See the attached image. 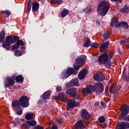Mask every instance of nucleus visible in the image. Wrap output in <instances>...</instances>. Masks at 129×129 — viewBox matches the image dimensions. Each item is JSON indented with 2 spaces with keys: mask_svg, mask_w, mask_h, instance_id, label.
<instances>
[{
  "mask_svg": "<svg viewBox=\"0 0 129 129\" xmlns=\"http://www.w3.org/2000/svg\"><path fill=\"white\" fill-rule=\"evenodd\" d=\"M79 84L78 79L75 78L71 81L69 84L66 85V87L69 88V87H72V86H77Z\"/></svg>",
  "mask_w": 129,
  "mask_h": 129,
  "instance_id": "ddd939ff",
  "label": "nucleus"
},
{
  "mask_svg": "<svg viewBox=\"0 0 129 129\" xmlns=\"http://www.w3.org/2000/svg\"><path fill=\"white\" fill-rule=\"evenodd\" d=\"M85 55H82L78 57L74 64V68L75 70H79V68L85 63Z\"/></svg>",
  "mask_w": 129,
  "mask_h": 129,
  "instance_id": "423d86ee",
  "label": "nucleus"
},
{
  "mask_svg": "<svg viewBox=\"0 0 129 129\" xmlns=\"http://www.w3.org/2000/svg\"><path fill=\"white\" fill-rule=\"evenodd\" d=\"M126 39H125V38H123L121 40V42L122 44H124V42H126Z\"/></svg>",
  "mask_w": 129,
  "mask_h": 129,
  "instance_id": "de8ad7c7",
  "label": "nucleus"
},
{
  "mask_svg": "<svg viewBox=\"0 0 129 129\" xmlns=\"http://www.w3.org/2000/svg\"><path fill=\"white\" fill-rule=\"evenodd\" d=\"M91 46L92 48H99V44L97 43H93L92 44H91Z\"/></svg>",
  "mask_w": 129,
  "mask_h": 129,
  "instance_id": "c9c22d12",
  "label": "nucleus"
},
{
  "mask_svg": "<svg viewBox=\"0 0 129 129\" xmlns=\"http://www.w3.org/2000/svg\"><path fill=\"white\" fill-rule=\"evenodd\" d=\"M50 94L51 91H47L42 95V98H43V99H47V98H49Z\"/></svg>",
  "mask_w": 129,
  "mask_h": 129,
  "instance_id": "393cba45",
  "label": "nucleus"
},
{
  "mask_svg": "<svg viewBox=\"0 0 129 129\" xmlns=\"http://www.w3.org/2000/svg\"><path fill=\"white\" fill-rule=\"evenodd\" d=\"M68 14H69V11L66 9H64L62 11L60 16L61 18H64L66 17Z\"/></svg>",
  "mask_w": 129,
  "mask_h": 129,
  "instance_id": "a878e982",
  "label": "nucleus"
},
{
  "mask_svg": "<svg viewBox=\"0 0 129 129\" xmlns=\"http://www.w3.org/2000/svg\"><path fill=\"white\" fill-rule=\"evenodd\" d=\"M15 38H19L18 36H16Z\"/></svg>",
  "mask_w": 129,
  "mask_h": 129,
  "instance_id": "6e6d98bb",
  "label": "nucleus"
},
{
  "mask_svg": "<svg viewBox=\"0 0 129 129\" xmlns=\"http://www.w3.org/2000/svg\"><path fill=\"white\" fill-rule=\"evenodd\" d=\"M21 106L22 107H28L29 104V99L26 96H23L19 99V101L15 100L12 101V107L14 110H18Z\"/></svg>",
  "mask_w": 129,
  "mask_h": 129,
  "instance_id": "7ed1b4c3",
  "label": "nucleus"
},
{
  "mask_svg": "<svg viewBox=\"0 0 129 129\" xmlns=\"http://www.w3.org/2000/svg\"><path fill=\"white\" fill-rule=\"evenodd\" d=\"M31 4H30L28 3V12H31Z\"/></svg>",
  "mask_w": 129,
  "mask_h": 129,
  "instance_id": "c03bdc74",
  "label": "nucleus"
},
{
  "mask_svg": "<svg viewBox=\"0 0 129 129\" xmlns=\"http://www.w3.org/2000/svg\"><path fill=\"white\" fill-rule=\"evenodd\" d=\"M27 123L31 126H34V125H36L37 124V122L35 121V120L27 121Z\"/></svg>",
  "mask_w": 129,
  "mask_h": 129,
  "instance_id": "7c9ffc66",
  "label": "nucleus"
},
{
  "mask_svg": "<svg viewBox=\"0 0 129 129\" xmlns=\"http://www.w3.org/2000/svg\"><path fill=\"white\" fill-rule=\"evenodd\" d=\"M122 77H123V80L127 81L129 79L128 77H126V76H125V69H123Z\"/></svg>",
  "mask_w": 129,
  "mask_h": 129,
  "instance_id": "473e14b6",
  "label": "nucleus"
},
{
  "mask_svg": "<svg viewBox=\"0 0 129 129\" xmlns=\"http://www.w3.org/2000/svg\"><path fill=\"white\" fill-rule=\"evenodd\" d=\"M81 116L82 118H89V114L86 110H83L82 111Z\"/></svg>",
  "mask_w": 129,
  "mask_h": 129,
  "instance_id": "4be33fe9",
  "label": "nucleus"
},
{
  "mask_svg": "<svg viewBox=\"0 0 129 129\" xmlns=\"http://www.w3.org/2000/svg\"><path fill=\"white\" fill-rule=\"evenodd\" d=\"M28 123H24L22 124L21 125V128L22 129H25V128H28L29 127V126L28 125Z\"/></svg>",
  "mask_w": 129,
  "mask_h": 129,
  "instance_id": "4c0bfd02",
  "label": "nucleus"
},
{
  "mask_svg": "<svg viewBox=\"0 0 129 129\" xmlns=\"http://www.w3.org/2000/svg\"><path fill=\"white\" fill-rule=\"evenodd\" d=\"M61 87H60V86H57V87H56V90H57V91H61Z\"/></svg>",
  "mask_w": 129,
  "mask_h": 129,
  "instance_id": "09e8293b",
  "label": "nucleus"
},
{
  "mask_svg": "<svg viewBox=\"0 0 129 129\" xmlns=\"http://www.w3.org/2000/svg\"><path fill=\"white\" fill-rule=\"evenodd\" d=\"M78 72L77 71L74 70V69L69 68L67 70L66 72H63L61 74V77L62 79H66L68 78L71 75L77 74Z\"/></svg>",
  "mask_w": 129,
  "mask_h": 129,
  "instance_id": "6e6552de",
  "label": "nucleus"
},
{
  "mask_svg": "<svg viewBox=\"0 0 129 129\" xmlns=\"http://www.w3.org/2000/svg\"><path fill=\"white\" fill-rule=\"evenodd\" d=\"M2 14H6V15H11V12L8 10L2 11Z\"/></svg>",
  "mask_w": 129,
  "mask_h": 129,
  "instance_id": "ea45409f",
  "label": "nucleus"
},
{
  "mask_svg": "<svg viewBox=\"0 0 129 129\" xmlns=\"http://www.w3.org/2000/svg\"><path fill=\"white\" fill-rule=\"evenodd\" d=\"M105 94L107 95L108 94V86H106L105 89Z\"/></svg>",
  "mask_w": 129,
  "mask_h": 129,
  "instance_id": "79ce46f5",
  "label": "nucleus"
},
{
  "mask_svg": "<svg viewBox=\"0 0 129 129\" xmlns=\"http://www.w3.org/2000/svg\"><path fill=\"white\" fill-rule=\"evenodd\" d=\"M119 27H121L125 30H127L128 29V25H127V23L126 22H122L120 23Z\"/></svg>",
  "mask_w": 129,
  "mask_h": 129,
  "instance_id": "bb28decb",
  "label": "nucleus"
},
{
  "mask_svg": "<svg viewBox=\"0 0 129 129\" xmlns=\"http://www.w3.org/2000/svg\"><path fill=\"white\" fill-rule=\"evenodd\" d=\"M87 14H90L91 13V8H87L86 9Z\"/></svg>",
  "mask_w": 129,
  "mask_h": 129,
  "instance_id": "a19ab883",
  "label": "nucleus"
},
{
  "mask_svg": "<svg viewBox=\"0 0 129 129\" xmlns=\"http://www.w3.org/2000/svg\"><path fill=\"white\" fill-rule=\"evenodd\" d=\"M104 90L103 84L101 83H96L94 85H89L82 91V93L84 96H87L88 94L95 92L96 93H102Z\"/></svg>",
  "mask_w": 129,
  "mask_h": 129,
  "instance_id": "f257e3e1",
  "label": "nucleus"
},
{
  "mask_svg": "<svg viewBox=\"0 0 129 129\" xmlns=\"http://www.w3.org/2000/svg\"><path fill=\"white\" fill-rule=\"evenodd\" d=\"M14 43H16L15 38H13L11 36H8L6 37V41L3 42V47L7 50H10L11 48L10 46H11V44H14Z\"/></svg>",
  "mask_w": 129,
  "mask_h": 129,
  "instance_id": "0eeeda50",
  "label": "nucleus"
},
{
  "mask_svg": "<svg viewBox=\"0 0 129 129\" xmlns=\"http://www.w3.org/2000/svg\"><path fill=\"white\" fill-rule=\"evenodd\" d=\"M46 129H50V128H46Z\"/></svg>",
  "mask_w": 129,
  "mask_h": 129,
  "instance_id": "4d7b16f0",
  "label": "nucleus"
},
{
  "mask_svg": "<svg viewBox=\"0 0 129 129\" xmlns=\"http://www.w3.org/2000/svg\"><path fill=\"white\" fill-rule=\"evenodd\" d=\"M94 79L96 81H102L104 80V74L101 73L96 74L94 76Z\"/></svg>",
  "mask_w": 129,
  "mask_h": 129,
  "instance_id": "4468645a",
  "label": "nucleus"
},
{
  "mask_svg": "<svg viewBox=\"0 0 129 129\" xmlns=\"http://www.w3.org/2000/svg\"><path fill=\"white\" fill-rule=\"evenodd\" d=\"M25 47L23 46V47H21V50H25Z\"/></svg>",
  "mask_w": 129,
  "mask_h": 129,
  "instance_id": "5fc2aeb1",
  "label": "nucleus"
},
{
  "mask_svg": "<svg viewBox=\"0 0 129 129\" xmlns=\"http://www.w3.org/2000/svg\"><path fill=\"white\" fill-rule=\"evenodd\" d=\"M108 46H109V41H107L105 42L104 43H102L101 44L100 46V52H103V50L108 48Z\"/></svg>",
  "mask_w": 129,
  "mask_h": 129,
  "instance_id": "aec40b11",
  "label": "nucleus"
},
{
  "mask_svg": "<svg viewBox=\"0 0 129 129\" xmlns=\"http://www.w3.org/2000/svg\"><path fill=\"white\" fill-rule=\"evenodd\" d=\"M6 36V31L5 30H2L0 32V42L2 43L4 42L5 40V37Z\"/></svg>",
  "mask_w": 129,
  "mask_h": 129,
  "instance_id": "5701e85b",
  "label": "nucleus"
},
{
  "mask_svg": "<svg viewBox=\"0 0 129 129\" xmlns=\"http://www.w3.org/2000/svg\"><path fill=\"white\" fill-rule=\"evenodd\" d=\"M116 84H113L110 87L109 90L110 93H114V97H116L117 93H118V92L119 91V89L121 88V85H118L116 88Z\"/></svg>",
  "mask_w": 129,
  "mask_h": 129,
  "instance_id": "1a4fd4ad",
  "label": "nucleus"
},
{
  "mask_svg": "<svg viewBox=\"0 0 129 129\" xmlns=\"http://www.w3.org/2000/svg\"><path fill=\"white\" fill-rule=\"evenodd\" d=\"M67 94L69 95H71L73 97L76 96L77 93V89L75 88H73L72 89H69L66 91Z\"/></svg>",
  "mask_w": 129,
  "mask_h": 129,
  "instance_id": "f3484780",
  "label": "nucleus"
},
{
  "mask_svg": "<svg viewBox=\"0 0 129 129\" xmlns=\"http://www.w3.org/2000/svg\"><path fill=\"white\" fill-rule=\"evenodd\" d=\"M108 52V51L107 50L104 52V53L101 54L98 58V61L100 64H105L107 68H109L111 66V60H110V59L112 58L113 53L110 51L109 53L107 54Z\"/></svg>",
  "mask_w": 129,
  "mask_h": 129,
  "instance_id": "f03ea898",
  "label": "nucleus"
},
{
  "mask_svg": "<svg viewBox=\"0 0 129 129\" xmlns=\"http://www.w3.org/2000/svg\"><path fill=\"white\" fill-rule=\"evenodd\" d=\"M101 105L103 107H105V103H104V102H101Z\"/></svg>",
  "mask_w": 129,
  "mask_h": 129,
  "instance_id": "8fccbe9b",
  "label": "nucleus"
},
{
  "mask_svg": "<svg viewBox=\"0 0 129 129\" xmlns=\"http://www.w3.org/2000/svg\"><path fill=\"white\" fill-rule=\"evenodd\" d=\"M120 25V23L118 22V19L116 18H113L110 24V27H115V28H119Z\"/></svg>",
  "mask_w": 129,
  "mask_h": 129,
  "instance_id": "9b49d317",
  "label": "nucleus"
},
{
  "mask_svg": "<svg viewBox=\"0 0 129 129\" xmlns=\"http://www.w3.org/2000/svg\"><path fill=\"white\" fill-rule=\"evenodd\" d=\"M17 114H19V115H20L21 114H22L23 113V110H18L17 111Z\"/></svg>",
  "mask_w": 129,
  "mask_h": 129,
  "instance_id": "a18cd8bd",
  "label": "nucleus"
},
{
  "mask_svg": "<svg viewBox=\"0 0 129 129\" xmlns=\"http://www.w3.org/2000/svg\"><path fill=\"white\" fill-rule=\"evenodd\" d=\"M120 0H111V2H119Z\"/></svg>",
  "mask_w": 129,
  "mask_h": 129,
  "instance_id": "603ef678",
  "label": "nucleus"
},
{
  "mask_svg": "<svg viewBox=\"0 0 129 129\" xmlns=\"http://www.w3.org/2000/svg\"><path fill=\"white\" fill-rule=\"evenodd\" d=\"M98 121H99L101 123H102L104 122V121H105V118H104V117H103V116H100V117L98 118Z\"/></svg>",
  "mask_w": 129,
  "mask_h": 129,
  "instance_id": "e433bc0d",
  "label": "nucleus"
},
{
  "mask_svg": "<svg viewBox=\"0 0 129 129\" xmlns=\"http://www.w3.org/2000/svg\"><path fill=\"white\" fill-rule=\"evenodd\" d=\"M86 126L83 124V122L81 120H79L75 124V129H84Z\"/></svg>",
  "mask_w": 129,
  "mask_h": 129,
  "instance_id": "a211bd4d",
  "label": "nucleus"
},
{
  "mask_svg": "<svg viewBox=\"0 0 129 129\" xmlns=\"http://www.w3.org/2000/svg\"><path fill=\"white\" fill-rule=\"evenodd\" d=\"M97 13L101 16H105L109 11V3L106 1L101 2L97 9Z\"/></svg>",
  "mask_w": 129,
  "mask_h": 129,
  "instance_id": "20e7f679",
  "label": "nucleus"
},
{
  "mask_svg": "<svg viewBox=\"0 0 129 129\" xmlns=\"http://www.w3.org/2000/svg\"><path fill=\"white\" fill-rule=\"evenodd\" d=\"M22 51L21 50H17L15 52V56L19 57V56H22Z\"/></svg>",
  "mask_w": 129,
  "mask_h": 129,
  "instance_id": "72a5a7b5",
  "label": "nucleus"
},
{
  "mask_svg": "<svg viewBox=\"0 0 129 129\" xmlns=\"http://www.w3.org/2000/svg\"><path fill=\"white\" fill-rule=\"evenodd\" d=\"M14 123L15 124V125L17 126L19 123H20V119L19 118H16L14 120Z\"/></svg>",
  "mask_w": 129,
  "mask_h": 129,
  "instance_id": "58836bf2",
  "label": "nucleus"
},
{
  "mask_svg": "<svg viewBox=\"0 0 129 129\" xmlns=\"http://www.w3.org/2000/svg\"><path fill=\"white\" fill-rule=\"evenodd\" d=\"M109 35H110V33L109 32L105 33L103 36L104 40H107V39H108V37H109Z\"/></svg>",
  "mask_w": 129,
  "mask_h": 129,
  "instance_id": "f704fd0d",
  "label": "nucleus"
},
{
  "mask_svg": "<svg viewBox=\"0 0 129 129\" xmlns=\"http://www.w3.org/2000/svg\"><path fill=\"white\" fill-rule=\"evenodd\" d=\"M15 76H13L12 77H8L6 79V81L5 82V87H11V86H13L14 84H15Z\"/></svg>",
  "mask_w": 129,
  "mask_h": 129,
  "instance_id": "9d476101",
  "label": "nucleus"
},
{
  "mask_svg": "<svg viewBox=\"0 0 129 129\" xmlns=\"http://www.w3.org/2000/svg\"><path fill=\"white\" fill-rule=\"evenodd\" d=\"M121 114L119 116V119L121 120L122 119H124V120H127L129 121V115L125 116L129 113V106L124 105L121 107ZM125 116V117H124Z\"/></svg>",
  "mask_w": 129,
  "mask_h": 129,
  "instance_id": "39448f33",
  "label": "nucleus"
},
{
  "mask_svg": "<svg viewBox=\"0 0 129 129\" xmlns=\"http://www.w3.org/2000/svg\"><path fill=\"white\" fill-rule=\"evenodd\" d=\"M121 12L122 13H128V12H129V8L127 7V6H125L123 9L121 10Z\"/></svg>",
  "mask_w": 129,
  "mask_h": 129,
  "instance_id": "2f4dec72",
  "label": "nucleus"
},
{
  "mask_svg": "<svg viewBox=\"0 0 129 129\" xmlns=\"http://www.w3.org/2000/svg\"><path fill=\"white\" fill-rule=\"evenodd\" d=\"M65 93L61 92L58 95V97L59 99H61V101H63V102H65L66 101V99H65L64 97Z\"/></svg>",
  "mask_w": 129,
  "mask_h": 129,
  "instance_id": "cd10ccee",
  "label": "nucleus"
},
{
  "mask_svg": "<svg viewBox=\"0 0 129 129\" xmlns=\"http://www.w3.org/2000/svg\"><path fill=\"white\" fill-rule=\"evenodd\" d=\"M68 106L72 108L74 106H79V102L76 103L74 99H70L67 102Z\"/></svg>",
  "mask_w": 129,
  "mask_h": 129,
  "instance_id": "2eb2a0df",
  "label": "nucleus"
},
{
  "mask_svg": "<svg viewBox=\"0 0 129 129\" xmlns=\"http://www.w3.org/2000/svg\"><path fill=\"white\" fill-rule=\"evenodd\" d=\"M87 73H88V72H87V70L86 69L82 70L78 75V78L80 79V80H83V79L85 78V76L87 75Z\"/></svg>",
  "mask_w": 129,
  "mask_h": 129,
  "instance_id": "dca6fc26",
  "label": "nucleus"
},
{
  "mask_svg": "<svg viewBox=\"0 0 129 129\" xmlns=\"http://www.w3.org/2000/svg\"><path fill=\"white\" fill-rule=\"evenodd\" d=\"M95 106H97V105H99V102H96L95 103Z\"/></svg>",
  "mask_w": 129,
  "mask_h": 129,
  "instance_id": "3c124183",
  "label": "nucleus"
},
{
  "mask_svg": "<svg viewBox=\"0 0 129 129\" xmlns=\"http://www.w3.org/2000/svg\"><path fill=\"white\" fill-rule=\"evenodd\" d=\"M20 45L21 46H24L25 45V43L22 40H18L17 41V44L12 46L11 50L12 51H14V50H16V49H19L20 48Z\"/></svg>",
  "mask_w": 129,
  "mask_h": 129,
  "instance_id": "f8f14e48",
  "label": "nucleus"
},
{
  "mask_svg": "<svg viewBox=\"0 0 129 129\" xmlns=\"http://www.w3.org/2000/svg\"><path fill=\"white\" fill-rule=\"evenodd\" d=\"M34 117L35 115H34V114L31 113H27L25 115L26 119H27L28 120H30L31 119H34Z\"/></svg>",
  "mask_w": 129,
  "mask_h": 129,
  "instance_id": "b1692460",
  "label": "nucleus"
},
{
  "mask_svg": "<svg viewBox=\"0 0 129 129\" xmlns=\"http://www.w3.org/2000/svg\"><path fill=\"white\" fill-rule=\"evenodd\" d=\"M40 9V4L38 2H33L32 3V12H37Z\"/></svg>",
  "mask_w": 129,
  "mask_h": 129,
  "instance_id": "6ab92c4d",
  "label": "nucleus"
},
{
  "mask_svg": "<svg viewBox=\"0 0 129 129\" xmlns=\"http://www.w3.org/2000/svg\"><path fill=\"white\" fill-rule=\"evenodd\" d=\"M91 46V41L88 37H86L84 41V47H88Z\"/></svg>",
  "mask_w": 129,
  "mask_h": 129,
  "instance_id": "412c9836",
  "label": "nucleus"
},
{
  "mask_svg": "<svg viewBox=\"0 0 129 129\" xmlns=\"http://www.w3.org/2000/svg\"><path fill=\"white\" fill-rule=\"evenodd\" d=\"M23 80L24 78L22 75H19L16 78V82H23Z\"/></svg>",
  "mask_w": 129,
  "mask_h": 129,
  "instance_id": "c756f323",
  "label": "nucleus"
},
{
  "mask_svg": "<svg viewBox=\"0 0 129 129\" xmlns=\"http://www.w3.org/2000/svg\"><path fill=\"white\" fill-rule=\"evenodd\" d=\"M56 121L58 123V124H60V123L62 122L61 119H57Z\"/></svg>",
  "mask_w": 129,
  "mask_h": 129,
  "instance_id": "49530a36",
  "label": "nucleus"
},
{
  "mask_svg": "<svg viewBox=\"0 0 129 129\" xmlns=\"http://www.w3.org/2000/svg\"><path fill=\"white\" fill-rule=\"evenodd\" d=\"M63 3L61 0H51L50 3L51 5H54V4H57L58 5H61Z\"/></svg>",
  "mask_w": 129,
  "mask_h": 129,
  "instance_id": "c85d7f7f",
  "label": "nucleus"
},
{
  "mask_svg": "<svg viewBox=\"0 0 129 129\" xmlns=\"http://www.w3.org/2000/svg\"><path fill=\"white\" fill-rule=\"evenodd\" d=\"M52 99H57V97L56 96L52 97Z\"/></svg>",
  "mask_w": 129,
  "mask_h": 129,
  "instance_id": "864d4df0",
  "label": "nucleus"
},
{
  "mask_svg": "<svg viewBox=\"0 0 129 129\" xmlns=\"http://www.w3.org/2000/svg\"><path fill=\"white\" fill-rule=\"evenodd\" d=\"M51 129H58V126L57 124H53L51 126Z\"/></svg>",
  "mask_w": 129,
  "mask_h": 129,
  "instance_id": "37998d69",
  "label": "nucleus"
}]
</instances>
